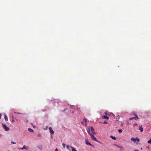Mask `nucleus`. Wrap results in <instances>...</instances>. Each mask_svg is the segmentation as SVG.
Segmentation results:
<instances>
[{"label": "nucleus", "mask_w": 151, "mask_h": 151, "mask_svg": "<svg viewBox=\"0 0 151 151\" xmlns=\"http://www.w3.org/2000/svg\"><path fill=\"white\" fill-rule=\"evenodd\" d=\"M85 142L86 143V144L87 145H90V146H92V147H94V145H92L89 142L88 140V139L87 138H86L85 139Z\"/></svg>", "instance_id": "obj_1"}, {"label": "nucleus", "mask_w": 151, "mask_h": 151, "mask_svg": "<svg viewBox=\"0 0 151 151\" xmlns=\"http://www.w3.org/2000/svg\"><path fill=\"white\" fill-rule=\"evenodd\" d=\"M2 125L4 129L6 131H8L9 130V128L7 127L6 124H2Z\"/></svg>", "instance_id": "obj_2"}, {"label": "nucleus", "mask_w": 151, "mask_h": 151, "mask_svg": "<svg viewBox=\"0 0 151 151\" xmlns=\"http://www.w3.org/2000/svg\"><path fill=\"white\" fill-rule=\"evenodd\" d=\"M134 117H131V118H130L129 119V120H132L133 119H135L136 120H137V119H139V118L137 116V115L136 114H134Z\"/></svg>", "instance_id": "obj_3"}, {"label": "nucleus", "mask_w": 151, "mask_h": 151, "mask_svg": "<svg viewBox=\"0 0 151 151\" xmlns=\"http://www.w3.org/2000/svg\"><path fill=\"white\" fill-rule=\"evenodd\" d=\"M131 140L133 141L134 142H135L136 141H137V142H139V139L138 138H136V139H135L133 137L131 138Z\"/></svg>", "instance_id": "obj_4"}, {"label": "nucleus", "mask_w": 151, "mask_h": 151, "mask_svg": "<svg viewBox=\"0 0 151 151\" xmlns=\"http://www.w3.org/2000/svg\"><path fill=\"white\" fill-rule=\"evenodd\" d=\"M91 136V139L93 140H94L95 141L97 142V140L96 138L92 134H91V135H90Z\"/></svg>", "instance_id": "obj_5"}, {"label": "nucleus", "mask_w": 151, "mask_h": 151, "mask_svg": "<svg viewBox=\"0 0 151 151\" xmlns=\"http://www.w3.org/2000/svg\"><path fill=\"white\" fill-rule=\"evenodd\" d=\"M90 129L91 131L93 134H96V133L93 127H90Z\"/></svg>", "instance_id": "obj_6"}, {"label": "nucleus", "mask_w": 151, "mask_h": 151, "mask_svg": "<svg viewBox=\"0 0 151 151\" xmlns=\"http://www.w3.org/2000/svg\"><path fill=\"white\" fill-rule=\"evenodd\" d=\"M29 149V148L28 147L24 145V146L22 148L20 149L21 150H22L23 149H25L26 150H28Z\"/></svg>", "instance_id": "obj_7"}, {"label": "nucleus", "mask_w": 151, "mask_h": 151, "mask_svg": "<svg viewBox=\"0 0 151 151\" xmlns=\"http://www.w3.org/2000/svg\"><path fill=\"white\" fill-rule=\"evenodd\" d=\"M49 130H50V133H51L52 134H54V131H53V130L52 129V128L50 127L49 128Z\"/></svg>", "instance_id": "obj_8"}, {"label": "nucleus", "mask_w": 151, "mask_h": 151, "mask_svg": "<svg viewBox=\"0 0 151 151\" xmlns=\"http://www.w3.org/2000/svg\"><path fill=\"white\" fill-rule=\"evenodd\" d=\"M102 119H109V117L106 116H103L102 117Z\"/></svg>", "instance_id": "obj_9"}, {"label": "nucleus", "mask_w": 151, "mask_h": 151, "mask_svg": "<svg viewBox=\"0 0 151 151\" xmlns=\"http://www.w3.org/2000/svg\"><path fill=\"white\" fill-rule=\"evenodd\" d=\"M139 130L141 132H142L143 131V129L142 128V125L139 126Z\"/></svg>", "instance_id": "obj_10"}, {"label": "nucleus", "mask_w": 151, "mask_h": 151, "mask_svg": "<svg viewBox=\"0 0 151 151\" xmlns=\"http://www.w3.org/2000/svg\"><path fill=\"white\" fill-rule=\"evenodd\" d=\"M90 128H88L87 129V132H88V134L90 135H91V134L90 132Z\"/></svg>", "instance_id": "obj_11"}, {"label": "nucleus", "mask_w": 151, "mask_h": 151, "mask_svg": "<svg viewBox=\"0 0 151 151\" xmlns=\"http://www.w3.org/2000/svg\"><path fill=\"white\" fill-rule=\"evenodd\" d=\"M70 147L72 149V151H77L75 148L72 147L71 146Z\"/></svg>", "instance_id": "obj_12"}, {"label": "nucleus", "mask_w": 151, "mask_h": 151, "mask_svg": "<svg viewBox=\"0 0 151 151\" xmlns=\"http://www.w3.org/2000/svg\"><path fill=\"white\" fill-rule=\"evenodd\" d=\"M28 130L30 132H34L33 130L31 128H29L28 129Z\"/></svg>", "instance_id": "obj_13"}, {"label": "nucleus", "mask_w": 151, "mask_h": 151, "mask_svg": "<svg viewBox=\"0 0 151 151\" xmlns=\"http://www.w3.org/2000/svg\"><path fill=\"white\" fill-rule=\"evenodd\" d=\"M83 120H84V121L86 123V122H89V121L86 119V118H84V119H83Z\"/></svg>", "instance_id": "obj_14"}, {"label": "nucleus", "mask_w": 151, "mask_h": 151, "mask_svg": "<svg viewBox=\"0 0 151 151\" xmlns=\"http://www.w3.org/2000/svg\"><path fill=\"white\" fill-rule=\"evenodd\" d=\"M110 137L112 139H113L114 140H115L116 139V138L115 137H113V136H110Z\"/></svg>", "instance_id": "obj_15"}, {"label": "nucleus", "mask_w": 151, "mask_h": 151, "mask_svg": "<svg viewBox=\"0 0 151 151\" xmlns=\"http://www.w3.org/2000/svg\"><path fill=\"white\" fill-rule=\"evenodd\" d=\"M4 118H5V120L6 121H8V118H7V117L6 115H5Z\"/></svg>", "instance_id": "obj_16"}, {"label": "nucleus", "mask_w": 151, "mask_h": 151, "mask_svg": "<svg viewBox=\"0 0 151 151\" xmlns=\"http://www.w3.org/2000/svg\"><path fill=\"white\" fill-rule=\"evenodd\" d=\"M147 143L149 144H151V138L147 141Z\"/></svg>", "instance_id": "obj_17"}, {"label": "nucleus", "mask_w": 151, "mask_h": 151, "mask_svg": "<svg viewBox=\"0 0 151 151\" xmlns=\"http://www.w3.org/2000/svg\"><path fill=\"white\" fill-rule=\"evenodd\" d=\"M119 133H121L122 132V130L121 129H119L118 130Z\"/></svg>", "instance_id": "obj_18"}, {"label": "nucleus", "mask_w": 151, "mask_h": 151, "mask_svg": "<svg viewBox=\"0 0 151 151\" xmlns=\"http://www.w3.org/2000/svg\"><path fill=\"white\" fill-rule=\"evenodd\" d=\"M62 146L63 148H65V145L64 143L62 144Z\"/></svg>", "instance_id": "obj_19"}, {"label": "nucleus", "mask_w": 151, "mask_h": 151, "mask_svg": "<svg viewBox=\"0 0 151 151\" xmlns=\"http://www.w3.org/2000/svg\"><path fill=\"white\" fill-rule=\"evenodd\" d=\"M48 128V126H46L45 128L44 129L45 130L47 129Z\"/></svg>", "instance_id": "obj_20"}, {"label": "nucleus", "mask_w": 151, "mask_h": 151, "mask_svg": "<svg viewBox=\"0 0 151 151\" xmlns=\"http://www.w3.org/2000/svg\"><path fill=\"white\" fill-rule=\"evenodd\" d=\"M107 122H106V121H104V122H103V124H107Z\"/></svg>", "instance_id": "obj_21"}, {"label": "nucleus", "mask_w": 151, "mask_h": 151, "mask_svg": "<svg viewBox=\"0 0 151 151\" xmlns=\"http://www.w3.org/2000/svg\"><path fill=\"white\" fill-rule=\"evenodd\" d=\"M105 114L106 115H107L108 116H109V114L108 113H107L106 112H105Z\"/></svg>", "instance_id": "obj_22"}, {"label": "nucleus", "mask_w": 151, "mask_h": 151, "mask_svg": "<svg viewBox=\"0 0 151 151\" xmlns=\"http://www.w3.org/2000/svg\"><path fill=\"white\" fill-rule=\"evenodd\" d=\"M66 147L68 149H69V146L68 145L66 146Z\"/></svg>", "instance_id": "obj_23"}, {"label": "nucleus", "mask_w": 151, "mask_h": 151, "mask_svg": "<svg viewBox=\"0 0 151 151\" xmlns=\"http://www.w3.org/2000/svg\"><path fill=\"white\" fill-rule=\"evenodd\" d=\"M37 136L38 137H40L41 136V134H38V135H37Z\"/></svg>", "instance_id": "obj_24"}, {"label": "nucleus", "mask_w": 151, "mask_h": 151, "mask_svg": "<svg viewBox=\"0 0 151 151\" xmlns=\"http://www.w3.org/2000/svg\"><path fill=\"white\" fill-rule=\"evenodd\" d=\"M11 143H12L13 144H15L16 143L15 142H11Z\"/></svg>", "instance_id": "obj_25"}, {"label": "nucleus", "mask_w": 151, "mask_h": 151, "mask_svg": "<svg viewBox=\"0 0 151 151\" xmlns=\"http://www.w3.org/2000/svg\"><path fill=\"white\" fill-rule=\"evenodd\" d=\"M58 149L57 148L55 150V151H58Z\"/></svg>", "instance_id": "obj_26"}, {"label": "nucleus", "mask_w": 151, "mask_h": 151, "mask_svg": "<svg viewBox=\"0 0 151 151\" xmlns=\"http://www.w3.org/2000/svg\"><path fill=\"white\" fill-rule=\"evenodd\" d=\"M1 115H2L1 114H0V119H1Z\"/></svg>", "instance_id": "obj_27"}, {"label": "nucleus", "mask_w": 151, "mask_h": 151, "mask_svg": "<svg viewBox=\"0 0 151 151\" xmlns=\"http://www.w3.org/2000/svg\"><path fill=\"white\" fill-rule=\"evenodd\" d=\"M73 107H74L73 106H71L70 107V108H71L72 109H73Z\"/></svg>", "instance_id": "obj_28"}, {"label": "nucleus", "mask_w": 151, "mask_h": 151, "mask_svg": "<svg viewBox=\"0 0 151 151\" xmlns=\"http://www.w3.org/2000/svg\"><path fill=\"white\" fill-rule=\"evenodd\" d=\"M134 125H137V124H134Z\"/></svg>", "instance_id": "obj_29"}, {"label": "nucleus", "mask_w": 151, "mask_h": 151, "mask_svg": "<svg viewBox=\"0 0 151 151\" xmlns=\"http://www.w3.org/2000/svg\"><path fill=\"white\" fill-rule=\"evenodd\" d=\"M120 148H121L122 149H123V147H120Z\"/></svg>", "instance_id": "obj_30"}, {"label": "nucleus", "mask_w": 151, "mask_h": 151, "mask_svg": "<svg viewBox=\"0 0 151 151\" xmlns=\"http://www.w3.org/2000/svg\"><path fill=\"white\" fill-rule=\"evenodd\" d=\"M66 110V109H64V110L63 111H65V110Z\"/></svg>", "instance_id": "obj_31"}, {"label": "nucleus", "mask_w": 151, "mask_h": 151, "mask_svg": "<svg viewBox=\"0 0 151 151\" xmlns=\"http://www.w3.org/2000/svg\"><path fill=\"white\" fill-rule=\"evenodd\" d=\"M121 126H123V124L122 123V124Z\"/></svg>", "instance_id": "obj_32"}, {"label": "nucleus", "mask_w": 151, "mask_h": 151, "mask_svg": "<svg viewBox=\"0 0 151 151\" xmlns=\"http://www.w3.org/2000/svg\"><path fill=\"white\" fill-rule=\"evenodd\" d=\"M134 151H139L138 150H135Z\"/></svg>", "instance_id": "obj_33"}, {"label": "nucleus", "mask_w": 151, "mask_h": 151, "mask_svg": "<svg viewBox=\"0 0 151 151\" xmlns=\"http://www.w3.org/2000/svg\"><path fill=\"white\" fill-rule=\"evenodd\" d=\"M14 120H12V122H14Z\"/></svg>", "instance_id": "obj_34"}, {"label": "nucleus", "mask_w": 151, "mask_h": 151, "mask_svg": "<svg viewBox=\"0 0 151 151\" xmlns=\"http://www.w3.org/2000/svg\"><path fill=\"white\" fill-rule=\"evenodd\" d=\"M118 147H119L117 146Z\"/></svg>", "instance_id": "obj_35"}, {"label": "nucleus", "mask_w": 151, "mask_h": 151, "mask_svg": "<svg viewBox=\"0 0 151 151\" xmlns=\"http://www.w3.org/2000/svg\"><path fill=\"white\" fill-rule=\"evenodd\" d=\"M112 114L113 115H114V114Z\"/></svg>", "instance_id": "obj_36"}]
</instances>
